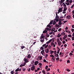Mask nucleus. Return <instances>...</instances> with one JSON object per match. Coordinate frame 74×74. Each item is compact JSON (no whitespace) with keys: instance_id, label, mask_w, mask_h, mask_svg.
<instances>
[{"instance_id":"27","label":"nucleus","mask_w":74,"mask_h":74,"mask_svg":"<svg viewBox=\"0 0 74 74\" xmlns=\"http://www.w3.org/2000/svg\"><path fill=\"white\" fill-rule=\"evenodd\" d=\"M48 47V45H47L45 47V49H46V48H47V47Z\"/></svg>"},{"instance_id":"1","label":"nucleus","mask_w":74,"mask_h":74,"mask_svg":"<svg viewBox=\"0 0 74 74\" xmlns=\"http://www.w3.org/2000/svg\"><path fill=\"white\" fill-rule=\"evenodd\" d=\"M62 8H63V7H62V8H59L58 10V12H62V11H63V10H62Z\"/></svg>"},{"instance_id":"25","label":"nucleus","mask_w":74,"mask_h":74,"mask_svg":"<svg viewBox=\"0 0 74 74\" xmlns=\"http://www.w3.org/2000/svg\"><path fill=\"white\" fill-rule=\"evenodd\" d=\"M50 56H51V57H52V58H54V56L52 55H50Z\"/></svg>"},{"instance_id":"59","label":"nucleus","mask_w":74,"mask_h":74,"mask_svg":"<svg viewBox=\"0 0 74 74\" xmlns=\"http://www.w3.org/2000/svg\"><path fill=\"white\" fill-rule=\"evenodd\" d=\"M59 20L61 21H64V19H61L60 18Z\"/></svg>"},{"instance_id":"42","label":"nucleus","mask_w":74,"mask_h":74,"mask_svg":"<svg viewBox=\"0 0 74 74\" xmlns=\"http://www.w3.org/2000/svg\"><path fill=\"white\" fill-rule=\"evenodd\" d=\"M62 43L63 44H65L66 43V41L64 40L62 41Z\"/></svg>"},{"instance_id":"64","label":"nucleus","mask_w":74,"mask_h":74,"mask_svg":"<svg viewBox=\"0 0 74 74\" xmlns=\"http://www.w3.org/2000/svg\"><path fill=\"white\" fill-rule=\"evenodd\" d=\"M72 28H74V25H73L72 26Z\"/></svg>"},{"instance_id":"11","label":"nucleus","mask_w":74,"mask_h":74,"mask_svg":"<svg viewBox=\"0 0 74 74\" xmlns=\"http://www.w3.org/2000/svg\"><path fill=\"white\" fill-rule=\"evenodd\" d=\"M58 42V46H60L61 45V42Z\"/></svg>"},{"instance_id":"4","label":"nucleus","mask_w":74,"mask_h":74,"mask_svg":"<svg viewBox=\"0 0 74 74\" xmlns=\"http://www.w3.org/2000/svg\"><path fill=\"white\" fill-rule=\"evenodd\" d=\"M58 24L59 25H62V21H60V20L59 21Z\"/></svg>"},{"instance_id":"51","label":"nucleus","mask_w":74,"mask_h":74,"mask_svg":"<svg viewBox=\"0 0 74 74\" xmlns=\"http://www.w3.org/2000/svg\"><path fill=\"white\" fill-rule=\"evenodd\" d=\"M71 30L72 32H74V29H71Z\"/></svg>"},{"instance_id":"63","label":"nucleus","mask_w":74,"mask_h":74,"mask_svg":"<svg viewBox=\"0 0 74 74\" xmlns=\"http://www.w3.org/2000/svg\"><path fill=\"white\" fill-rule=\"evenodd\" d=\"M60 4H62V3H63V2H62V1H60Z\"/></svg>"},{"instance_id":"39","label":"nucleus","mask_w":74,"mask_h":74,"mask_svg":"<svg viewBox=\"0 0 74 74\" xmlns=\"http://www.w3.org/2000/svg\"><path fill=\"white\" fill-rule=\"evenodd\" d=\"M66 70L67 71H68V72L70 71V70L69 69H66Z\"/></svg>"},{"instance_id":"23","label":"nucleus","mask_w":74,"mask_h":74,"mask_svg":"<svg viewBox=\"0 0 74 74\" xmlns=\"http://www.w3.org/2000/svg\"><path fill=\"white\" fill-rule=\"evenodd\" d=\"M22 70L23 71H26V69L25 68H23Z\"/></svg>"},{"instance_id":"38","label":"nucleus","mask_w":74,"mask_h":74,"mask_svg":"<svg viewBox=\"0 0 74 74\" xmlns=\"http://www.w3.org/2000/svg\"><path fill=\"white\" fill-rule=\"evenodd\" d=\"M68 37H72V36H71V35H68Z\"/></svg>"},{"instance_id":"29","label":"nucleus","mask_w":74,"mask_h":74,"mask_svg":"<svg viewBox=\"0 0 74 74\" xmlns=\"http://www.w3.org/2000/svg\"><path fill=\"white\" fill-rule=\"evenodd\" d=\"M34 63V61L33 60L32 61V63L31 64H33Z\"/></svg>"},{"instance_id":"3","label":"nucleus","mask_w":74,"mask_h":74,"mask_svg":"<svg viewBox=\"0 0 74 74\" xmlns=\"http://www.w3.org/2000/svg\"><path fill=\"white\" fill-rule=\"evenodd\" d=\"M66 18L67 19H70L71 18V16L70 15H68L66 16Z\"/></svg>"},{"instance_id":"49","label":"nucleus","mask_w":74,"mask_h":74,"mask_svg":"<svg viewBox=\"0 0 74 74\" xmlns=\"http://www.w3.org/2000/svg\"><path fill=\"white\" fill-rule=\"evenodd\" d=\"M45 45H46V44H44V45H43L42 46V47H45Z\"/></svg>"},{"instance_id":"56","label":"nucleus","mask_w":74,"mask_h":74,"mask_svg":"<svg viewBox=\"0 0 74 74\" xmlns=\"http://www.w3.org/2000/svg\"><path fill=\"white\" fill-rule=\"evenodd\" d=\"M72 40H74V37L73 36L72 38Z\"/></svg>"},{"instance_id":"21","label":"nucleus","mask_w":74,"mask_h":74,"mask_svg":"<svg viewBox=\"0 0 74 74\" xmlns=\"http://www.w3.org/2000/svg\"><path fill=\"white\" fill-rule=\"evenodd\" d=\"M65 33L64 32H63L61 33V35H64V36H65Z\"/></svg>"},{"instance_id":"47","label":"nucleus","mask_w":74,"mask_h":74,"mask_svg":"<svg viewBox=\"0 0 74 74\" xmlns=\"http://www.w3.org/2000/svg\"><path fill=\"white\" fill-rule=\"evenodd\" d=\"M52 39H50L49 41V42L50 43V42L52 41Z\"/></svg>"},{"instance_id":"50","label":"nucleus","mask_w":74,"mask_h":74,"mask_svg":"<svg viewBox=\"0 0 74 74\" xmlns=\"http://www.w3.org/2000/svg\"><path fill=\"white\" fill-rule=\"evenodd\" d=\"M43 62H45V63H46L47 61H46V60L45 59L43 60Z\"/></svg>"},{"instance_id":"44","label":"nucleus","mask_w":74,"mask_h":74,"mask_svg":"<svg viewBox=\"0 0 74 74\" xmlns=\"http://www.w3.org/2000/svg\"><path fill=\"white\" fill-rule=\"evenodd\" d=\"M69 2L70 3H72L73 2V1L72 0H71V1H69Z\"/></svg>"},{"instance_id":"40","label":"nucleus","mask_w":74,"mask_h":74,"mask_svg":"<svg viewBox=\"0 0 74 74\" xmlns=\"http://www.w3.org/2000/svg\"><path fill=\"white\" fill-rule=\"evenodd\" d=\"M50 71V68H48L46 70V71Z\"/></svg>"},{"instance_id":"32","label":"nucleus","mask_w":74,"mask_h":74,"mask_svg":"<svg viewBox=\"0 0 74 74\" xmlns=\"http://www.w3.org/2000/svg\"><path fill=\"white\" fill-rule=\"evenodd\" d=\"M60 49L59 50H58V51L57 52V53H58V54H59V51H60Z\"/></svg>"},{"instance_id":"5","label":"nucleus","mask_w":74,"mask_h":74,"mask_svg":"<svg viewBox=\"0 0 74 74\" xmlns=\"http://www.w3.org/2000/svg\"><path fill=\"white\" fill-rule=\"evenodd\" d=\"M38 61H36L34 62V65H35V66H36V65H37V64H38Z\"/></svg>"},{"instance_id":"26","label":"nucleus","mask_w":74,"mask_h":74,"mask_svg":"<svg viewBox=\"0 0 74 74\" xmlns=\"http://www.w3.org/2000/svg\"><path fill=\"white\" fill-rule=\"evenodd\" d=\"M64 38H67V35H65V36H64Z\"/></svg>"},{"instance_id":"34","label":"nucleus","mask_w":74,"mask_h":74,"mask_svg":"<svg viewBox=\"0 0 74 74\" xmlns=\"http://www.w3.org/2000/svg\"><path fill=\"white\" fill-rule=\"evenodd\" d=\"M44 41V39H43V40H40V42H42L43 41Z\"/></svg>"},{"instance_id":"9","label":"nucleus","mask_w":74,"mask_h":74,"mask_svg":"<svg viewBox=\"0 0 74 74\" xmlns=\"http://www.w3.org/2000/svg\"><path fill=\"white\" fill-rule=\"evenodd\" d=\"M32 56H31V55L30 54H29L27 56V58L30 59V58Z\"/></svg>"},{"instance_id":"20","label":"nucleus","mask_w":74,"mask_h":74,"mask_svg":"<svg viewBox=\"0 0 74 74\" xmlns=\"http://www.w3.org/2000/svg\"><path fill=\"white\" fill-rule=\"evenodd\" d=\"M23 66H24V65L23 64H21L20 65V66L21 67H22Z\"/></svg>"},{"instance_id":"53","label":"nucleus","mask_w":74,"mask_h":74,"mask_svg":"<svg viewBox=\"0 0 74 74\" xmlns=\"http://www.w3.org/2000/svg\"><path fill=\"white\" fill-rule=\"evenodd\" d=\"M42 59V56H40V60H41Z\"/></svg>"},{"instance_id":"15","label":"nucleus","mask_w":74,"mask_h":74,"mask_svg":"<svg viewBox=\"0 0 74 74\" xmlns=\"http://www.w3.org/2000/svg\"><path fill=\"white\" fill-rule=\"evenodd\" d=\"M55 21H56L57 22H58V21H59V19L57 18H55L54 19V20Z\"/></svg>"},{"instance_id":"33","label":"nucleus","mask_w":74,"mask_h":74,"mask_svg":"<svg viewBox=\"0 0 74 74\" xmlns=\"http://www.w3.org/2000/svg\"><path fill=\"white\" fill-rule=\"evenodd\" d=\"M56 19H59V16H56Z\"/></svg>"},{"instance_id":"16","label":"nucleus","mask_w":74,"mask_h":74,"mask_svg":"<svg viewBox=\"0 0 74 74\" xmlns=\"http://www.w3.org/2000/svg\"><path fill=\"white\" fill-rule=\"evenodd\" d=\"M47 30H45L43 31V33H46L47 32Z\"/></svg>"},{"instance_id":"46","label":"nucleus","mask_w":74,"mask_h":74,"mask_svg":"<svg viewBox=\"0 0 74 74\" xmlns=\"http://www.w3.org/2000/svg\"><path fill=\"white\" fill-rule=\"evenodd\" d=\"M69 55H70V56H72V55H73V53H69Z\"/></svg>"},{"instance_id":"52","label":"nucleus","mask_w":74,"mask_h":74,"mask_svg":"<svg viewBox=\"0 0 74 74\" xmlns=\"http://www.w3.org/2000/svg\"><path fill=\"white\" fill-rule=\"evenodd\" d=\"M27 70L28 71H30V68H29Z\"/></svg>"},{"instance_id":"58","label":"nucleus","mask_w":74,"mask_h":74,"mask_svg":"<svg viewBox=\"0 0 74 74\" xmlns=\"http://www.w3.org/2000/svg\"><path fill=\"white\" fill-rule=\"evenodd\" d=\"M67 63H69L70 62V60H67Z\"/></svg>"},{"instance_id":"35","label":"nucleus","mask_w":74,"mask_h":74,"mask_svg":"<svg viewBox=\"0 0 74 74\" xmlns=\"http://www.w3.org/2000/svg\"><path fill=\"white\" fill-rule=\"evenodd\" d=\"M54 44V43L53 42H51V46H53V45Z\"/></svg>"},{"instance_id":"55","label":"nucleus","mask_w":74,"mask_h":74,"mask_svg":"<svg viewBox=\"0 0 74 74\" xmlns=\"http://www.w3.org/2000/svg\"><path fill=\"white\" fill-rule=\"evenodd\" d=\"M63 22L64 23H66L67 22V21H63Z\"/></svg>"},{"instance_id":"57","label":"nucleus","mask_w":74,"mask_h":74,"mask_svg":"<svg viewBox=\"0 0 74 74\" xmlns=\"http://www.w3.org/2000/svg\"><path fill=\"white\" fill-rule=\"evenodd\" d=\"M48 54H47L45 55V57H48Z\"/></svg>"},{"instance_id":"37","label":"nucleus","mask_w":74,"mask_h":74,"mask_svg":"<svg viewBox=\"0 0 74 74\" xmlns=\"http://www.w3.org/2000/svg\"><path fill=\"white\" fill-rule=\"evenodd\" d=\"M61 30H62V28H59L58 30V32H60V31H61Z\"/></svg>"},{"instance_id":"13","label":"nucleus","mask_w":74,"mask_h":74,"mask_svg":"<svg viewBox=\"0 0 74 74\" xmlns=\"http://www.w3.org/2000/svg\"><path fill=\"white\" fill-rule=\"evenodd\" d=\"M62 36V35L60 34V33H59V34L57 35V37L58 38L60 37H61Z\"/></svg>"},{"instance_id":"48","label":"nucleus","mask_w":74,"mask_h":74,"mask_svg":"<svg viewBox=\"0 0 74 74\" xmlns=\"http://www.w3.org/2000/svg\"><path fill=\"white\" fill-rule=\"evenodd\" d=\"M60 39L61 40V41H62L63 40V39L61 37L60 38Z\"/></svg>"},{"instance_id":"12","label":"nucleus","mask_w":74,"mask_h":74,"mask_svg":"<svg viewBox=\"0 0 74 74\" xmlns=\"http://www.w3.org/2000/svg\"><path fill=\"white\" fill-rule=\"evenodd\" d=\"M53 20H52L50 22V23H49V25H52V23H53Z\"/></svg>"},{"instance_id":"60","label":"nucleus","mask_w":74,"mask_h":74,"mask_svg":"<svg viewBox=\"0 0 74 74\" xmlns=\"http://www.w3.org/2000/svg\"><path fill=\"white\" fill-rule=\"evenodd\" d=\"M67 45L66 44H65L64 45V47H67Z\"/></svg>"},{"instance_id":"31","label":"nucleus","mask_w":74,"mask_h":74,"mask_svg":"<svg viewBox=\"0 0 74 74\" xmlns=\"http://www.w3.org/2000/svg\"><path fill=\"white\" fill-rule=\"evenodd\" d=\"M57 42H60V41H59V38H58L57 39Z\"/></svg>"},{"instance_id":"62","label":"nucleus","mask_w":74,"mask_h":74,"mask_svg":"<svg viewBox=\"0 0 74 74\" xmlns=\"http://www.w3.org/2000/svg\"><path fill=\"white\" fill-rule=\"evenodd\" d=\"M54 54H56V51H54Z\"/></svg>"},{"instance_id":"10","label":"nucleus","mask_w":74,"mask_h":74,"mask_svg":"<svg viewBox=\"0 0 74 74\" xmlns=\"http://www.w3.org/2000/svg\"><path fill=\"white\" fill-rule=\"evenodd\" d=\"M67 8H66V7H64V9L63 10V11H66L67 10Z\"/></svg>"},{"instance_id":"2","label":"nucleus","mask_w":74,"mask_h":74,"mask_svg":"<svg viewBox=\"0 0 74 74\" xmlns=\"http://www.w3.org/2000/svg\"><path fill=\"white\" fill-rule=\"evenodd\" d=\"M44 37H45V36H44V34H42L41 36L40 37V39H42V38H43V39H44V38H45Z\"/></svg>"},{"instance_id":"18","label":"nucleus","mask_w":74,"mask_h":74,"mask_svg":"<svg viewBox=\"0 0 74 74\" xmlns=\"http://www.w3.org/2000/svg\"><path fill=\"white\" fill-rule=\"evenodd\" d=\"M44 50H43L41 52V53H42V55H43V53H44Z\"/></svg>"},{"instance_id":"61","label":"nucleus","mask_w":74,"mask_h":74,"mask_svg":"<svg viewBox=\"0 0 74 74\" xmlns=\"http://www.w3.org/2000/svg\"><path fill=\"white\" fill-rule=\"evenodd\" d=\"M51 46L50 45H49V49H51Z\"/></svg>"},{"instance_id":"24","label":"nucleus","mask_w":74,"mask_h":74,"mask_svg":"<svg viewBox=\"0 0 74 74\" xmlns=\"http://www.w3.org/2000/svg\"><path fill=\"white\" fill-rule=\"evenodd\" d=\"M42 73H43L44 74H45L46 72L44 70L42 71Z\"/></svg>"},{"instance_id":"17","label":"nucleus","mask_w":74,"mask_h":74,"mask_svg":"<svg viewBox=\"0 0 74 74\" xmlns=\"http://www.w3.org/2000/svg\"><path fill=\"white\" fill-rule=\"evenodd\" d=\"M47 27H49V29H50L51 28V25H48L47 26Z\"/></svg>"},{"instance_id":"19","label":"nucleus","mask_w":74,"mask_h":74,"mask_svg":"<svg viewBox=\"0 0 74 74\" xmlns=\"http://www.w3.org/2000/svg\"><path fill=\"white\" fill-rule=\"evenodd\" d=\"M19 68H18L17 69H16L15 71L16 72H17L19 71Z\"/></svg>"},{"instance_id":"22","label":"nucleus","mask_w":74,"mask_h":74,"mask_svg":"<svg viewBox=\"0 0 74 74\" xmlns=\"http://www.w3.org/2000/svg\"><path fill=\"white\" fill-rule=\"evenodd\" d=\"M10 73L11 74H14V71H12L10 72Z\"/></svg>"},{"instance_id":"28","label":"nucleus","mask_w":74,"mask_h":74,"mask_svg":"<svg viewBox=\"0 0 74 74\" xmlns=\"http://www.w3.org/2000/svg\"><path fill=\"white\" fill-rule=\"evenodd\" d=\"M56 56L57 57H59V55H58V54H56L54 55V56Z\"/></svg>"},{"instance_id":"30","label":"nucleus","mask_w":74,"mask_h":74,"mask_svg":"<svg viewBox=\"0 0 74 74\" xmlns=\"http://www.w3.org/2000/svg\"><path fill=\"white\" fill-rule=\"evenodd\" d=\"M48 68V66H46L45 68L46 70H47Z\"/></svg>"},{"instance_id":"43","label":"nucleus","mask_w":74,"mask_h":74,"mask_svg":"<svg viewBox=\"0 0 74 74\" xmlns=\"http://www.w3.org/2000/svg\"><path fill=\"white\" fill-rule=\"evenodd\" d=\"M45 29L47 30H49V28L48 27L46 28Z\"/></svg>"},{"instance_id":"8","label":"nucleus","mask_w":74,"mask_h":74,"mask_svg":"<svg viewBox=\"0 0 74 74\" xmlns=\"http://www.w3.org/2000/svg\"><path fill=\"white\" fill-rule=\"evenodd\" d=\"M31 69L32 71H34V70H35V67H31Z\"/></svg>"},{"instance_id":"36","label":"nucleus","mask_w":74,"mask_h":74,"mask_svg":"<svg viewBox=\"0 0 74 74\" xmlns=\"http://www.w3.org/2000/svg\"><path fill=\"white\" fill-rule=\"evenodd\" d=\"M59 59H60V58H59V57H58L56 58V60H59Z\"/></svg>"},{"instance_id":"54","label":"nucleus","mask_w":74,"mask_h":74,"mask_svg":"<svg viewBox=\"0 0 74 74\" xmlns=\"http://www.w3.org/2000/svg\"><path fill=\"white\" fill-rule=\"evenodd\" d=\"M38 65H39V66H42V64L40 63H39Z\"/></svg>"},{"instance_id":"6","label":"nucleus","mask_w":74,"mask_h":74,"mask_svg":"<svg viewBox=\"0 0 74 74\" xmlns=\"http://www.w3.org/2000/svg\"><path fill=\"white\" fill-rule=\"evenodd\" d=\"M45 52H46V53H47L49 52V49H47L46 50L45 49Z\"/></svg>"},{"instance_id":"14","label":"nucleus","mask_w":74,"mask_h":74,"mask_svg":"<svg viewBox=\"0 0 74 74\" xmlns=\"http://www.w3.org/2000/svg\"><path fill=\"white\" fill-rule=\"evenodd\" d=\"M56 21H55V20H54L53 23V25H55V24H56Z\"/></svg>"},{"instance_id":"45","label":"nucleus","mask_w":74,"mask_h":74,"mask_svg":"<svg viewBox=\"0 0 74 74\" xmlns=\"http://www.w3.org/2000/svg\"><path fill=\"white\" fill-rule=\"evenodd\" d=\"M25 48V47L24 46H22L21 47V48L22 49H23Z\"/></svg>"},{"instance_id":"7","label":"nucleus","mask_w":74,"mask_h":74,"mask_svg":"<svg viewBox=\"0 0 74 74\" xmlns=\"http://www.w3.org/2000/svg\"><path fill=\"white\" fill-rule=\"evenodd\" d=\"M24 61L25 62H26V63H27L29 62V60L27 59L26 58H24Z\"/></svg>"},{"instance_id":"41","label":"nucleus","mask_w":74,"mask_h":74,"mask_svg":"<svg viewBox=\"0 0 74 74\" xmlns=\"http://www.w3.org/2000/svg\"><path fill=\"white\" fill-rule=\"evenodd\" d=\"M44 47H41L40 48V49H42V50H44Z\"/></svg>"}]
</instances>
